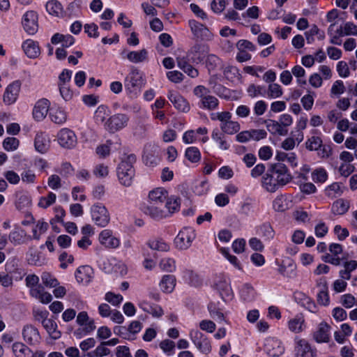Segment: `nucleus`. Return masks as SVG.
<instances>
[{
	"label": "nucleus",
	"instance_id": "1",
	"mask_svg": "<svg viewBox=\"0 0 357 357\" xmlns=\"http://www.w3.org/2000/svg\"><path fill=\"white\" fill-rule=\"evenodd\" d=\"M136 162L134 154L125 155L117 168V176L121 185L129 187L132 185L135 177L133 164Z\"/></svg>",
	"mask_w": 357,
	"mask_h": 357
},
{
	"label": "nucleus",
	"instance_id": "2",
	"mask_svg": "<svg viewBox=\"0 0 357 357\" xmlns=\"http://www.w3.org/2000/svg\"><path fill=\"white\" fill-rule=\"evenodd\" d=\"M211 119L220 121V129L225 134L234 135L240 130L241 126L239 123L231 120V114L229 112L213 114Z\"/></svg>",
	"mask_w": 357,
	"mask_h": 357
},
{
	"label": "nucleus",
	"instance_id": "3",
	"mask_svg": "<svg viewBox=\"0 0 357 357\" xmlns=\"http://www.w3.org/2000/svg\"><path fill=\"white\" fill-rule=\"evenodd\" d=\"M193 93L195 96L200 98V107L208 110L215 109L218 105V100L213 96L209 95V90L204 86L199 85L196 86Z\"/></svg>",
	"mask_w": 357,
	"mask_h": 357
},
{
	"label": "nucleus",
	"instance_id": "4",
	"mask_svg": "<svg viewBox=\"0 0 357 357\" xmlns=\"http://www.w3.org/2000/svg\"><path fill=\"white\" fill-rule=\"evenodd\" d=\"M91 217L96 225L106 227L110 221V215L107 208L102 204H93L91 208Z\"/></svg>",
	"mask_w": 357,
	"mask_h": 357
},
{
	"label": "nucleus",
	"instance_id": "5",
	"mask_svg": "<svg viewBox=\"0 0 357 357\" xmlns=\"http://www.w3.org/2000/svg\"><path fill=\"white\" fill-rule=\"evenodd\" d=\"M129 118L125 114H116L111 116L105 122V128L110 132H117L125 128L128 123Z\"/></svg>",
	"mask_w": 357,
	"mask_h": 357
},
{
	"label": "nucleus",
	"instance_id": "6",
	"mask_svg": "<svg viewBox=\"0 0 357 357\" xmlns=\"http://www.w3.org/2000/svg\"><path fill=\"white\" fill-rule=\"evenodd\" d=\"M195 238V231L190 227H184L175 238L176 246L181 250H186L191 245Z\"/></svg>",
	"mask_w": 357,
	"mask_h": 357
},
{
	"label": "nucleus",
	"instance_id": "7",
	"mask_svg": "<svg viewBox=\"0 0 357 357\" xmlns=\"http://www.w3.org/2000/svg\"><path fill=\"white\" fill-rule=\"evenodd\" d=\"M57 141L61 146L70 149L76 146L77 139L73 130L68 128H62L57 134Z\"/></svg>",
	"mask_w": 357,
	"mask_h": 357
},
{
	"label": "nucleus",
	"instance_id": "8",
	"mask_svg": "<svg viewBox=\"0 0 357 357\" xmlns=\"http://www.w3.org/2000/svg\"><path fill=\"white\" fill-rule=\"evenodd\" d=\"M38 14L34 10L26 12L22 20V24L24 30L29 35L36 33L38 29Z\"/></svg>",
	"mask_w": 357,
	"mask_h": 357
},
{
	"label": "nucleus",
	"instance_id": "9",
	"mask_svg": "<svg viewBox=\"0 0 357 357\" xmlns=\"http://www.w3.org/2000/svg\"><path fill=\"white\" fill-rule=\"evenodd\" d=\"M269 171L272 174H275L276 181L280 184V187L287 185L292 179L291 174L288 172L287 167L282 163H276L273 165Z\"/></svg>",
	"mask_w": 357,
	"mask_h": 357
},
{
	"label": "nucleus",
	"instance_id": "10",
	"mask_svg": "<svg viewBox=\"0 0 357 357\" xmlns=\"http://www.w3.org/2000/svg\"><path fill=\"white\" fill-rule=\"evenodd\" d=\"M188 25L195 38L201 40H210L212 38V33L202 23L195 20H190L188 21Z\"/></svg>",
	"mask_w": 357,
	"mask_h": 357
},
{
	"label": "nucleus",
	"instance_id": "11",
	"mask_svg": "<svg viewBox=\"0 0 357 357\" xmlns=\"http://www.w3.org/2000/svg\"><path fill=\"white\" fill-rule=\"evenodd\" d=\"M278 273L283 277L287 278H294L297 275L296 264L291 258H286L278 263Z\"/></svg>",
	"mask_w": 357,
	"mask_h": 357
},
{
	"label": "nucleus",
	"instance_id": "12",
	"mask_svg": "<svg viewBox=\"0 0 357 357\" xmlns=\"http://www.w3.org/2000/svg\"><path fill=\"white\" fill-rule=\"evenodd\" d=\"M209 52L208 47L206 45L197 43L195 44L189 50L188 56L195 63L202 62L206 57Z\"/></svg>",
	"mask_w": 357,
	"mask_h": 357
},
{
	"label": "nucleus",
	"instance_id": "13",
	"mask_svg": "<svg viewBox=\"0 0 357 357\" xmlns=\"http://www.w3.org/2000/svg\"><path fill=\"white\" fill-rule=\"evenodd\" d=\"M21 84L18 81L10 84L6 89L3 96V101L7 105L15 103L20 91Z\"/></svg>",
	"mask_w": 357,
	"mask_h": 357
},
{
	"label": "nucleus",
	"instance_id": "14",
	"mask_svg": "<svg viewBox=\"0 0 357 357\" xmlns=\"http://www.w3.org/2000/svg\"><path fill=\"white\" fill-rule=\"evenodd\" d=\"M99 242L101 245L107 248H116L120 245L119 238L113 236L112 231L109 229H104L99 234Z\"/></svg>",
	"mask_w": 357,
	"mask_h": 357
},
{
	"label": "nucleus",
	"instance_id": "15",
	"mask_svg": "<svg viewBox=\"0 0 357 357\" xmlns=\"http://www.w3.org/2000/svg\"><path fill=\"white\" fill-rule=\"evenodd\" d=\"M167 98L176 109L183 112H188L190 110L188 102L178 92L169 91Z\"/></svg>",
	"mask_w": 357,
	"mask_h": 357
},
{
	"label": "nucleus",
	"instance_id": "16",
	"mask_svg": "<svg viewBox=\"0 0 357 357\" xmlns=\"http://www.w3.org/2000/svg\"><path fill=\"white\" fill-rule=\"evenodd\" d=\"M213 286L218 290L223 300L230 298L232 291L229 284L223 276L216 277L213 282Z\"/></svg>",
	"mask_w": 357,
	"mask_h": 357
},
{
	"label": "nucleus",
	"instance_id": "17",
	"mask_svg": "<svg viewBox=\"0 0 357 357\" xmlns=\"http://www.w3.org/2000/svg\"><path fill=\"white\" fill-rule=\"evenodd\" d=\"M315 352L312 349L309 343L303 339L296 340L295 357H315Z\"/></svg>",
	"mask_w": 357,
	"mask_h": 357
},
{
	"label": "nucleus",
	"instance_id": "18",
	"mask_svg": "<svg viewBox=\"0 0 357 357\" xmlns=\"http://www.w3.org/2000/svg\"><path fill=\"white\" fill-rule=\"evenodd\" d=\"M143 211L145 214L154 219H161L167 215V212L164 210V205L148 203Z\"/></svg>",
	"mask_w": 357,
	"mask_h": 357
},
{
	"label": "nucleus",
	"instance_id": "19",
	"mask_svg": "<svg viewBox=\"0 0 357 357\" xmlns=\"http://www.w3.org/2000/svg\"><path fill=\"white\" fill-rule=\"evenodd\" d=\"M50 102L48 100L43 98L39 100L35 105L33 109V116L38 121H42L47 116L49 110Z\"/></svg>",
	"mask_w": 357,
	"mask_h": 357
},
{
	"label": "nucleus",
	"instance_id": "20",
	"mask_svg": "<svg viewBox=\"0 0 357 357\" xmlns=\"http://www.w3.org/2000/svg\"><path fill=\"white\" fill-rule=\"evenodd\" d=\"M167 192L163 188H156L150 192L149 203L164 205L167 200Z\"/></svg>",
	"mask_w": 357,
	"mask_h": 357
},
{
	"label": "nucleus",
	"instance_id": "21",
	"mask_svg": "<svg viewBox=\"0 0 357 357\" xmlns=\"http://www.w3.org/2000/svg\"><path fill=\"white\" fill-rule=\"evenodd\" d=\"M93 269L89 266L79 267L75 273V278L78 282L88 283L93 277Z\"/></svg>",
	"mask_w": 357,
	"mask_h": 357
},
{
	"label": "nucleus",
	"instance_id": "22",
	"mask_svg": "<svg viewBox=\"0 0 357 357\" xmlns=\"http://www.w3.org/2000/svg\"><path fill=\"white\" fill-rule=\"evenodd\" d=\"M22 48L29 58H36L40 54L38 45L31 39L25 40L22 44Z\"/></svg>",
	"mask_w": 357,
	"mask_h": 357
},
{
	"label": "nucleus",
	"instance_id": "23",
	"mask_svg": "<svg viewBox=\"0 0 357 357\" xmlns=\"http://www.w3.org/2000/svg\"><path fill=\"white\" fill-rule=\"evenodd\" d=\"M34 144L36 149L41 153L47 152L50 147L49 138L43 132H39L36 135Z\"/></svg>",
	"mask_w": 357,
	"mask_h": 357
},
{
	"label": "nucleus",
	"instance_id": "24",
	"mask_svg": "<svg viewBox=\"0 0 357 357\" xmlns=\"http://www.w3.org/2000/svg\"><path fill=\"white\" fill-rule=\"evenodd\" d=\"M273 174L266 173L262 177V185L268 192H274L279 187L280 184L276 181V178L273 177Z\"/></svg>",
	"mask_w": 357,
	"mask_h": 357
},
{
	"label": "nucleus",
	"instance_id": "25",
	"mask_svg": "<svg viewBox=\"0 0 357 357\" xmlns=\"http://www.w3.org/2000/svg\"><path fill=\"white\" fill-rule=\"evenodd\" d=\"M176 278L173 275H165L162 278L160 287L165 293H171L176 286Z\"/></svg>",
	"mask_w": 357,
	"mask_h": 357
},
{
	"label": "nucleus",
	"instance_id": "26",
	"mask_svg": "<svg viewBox=\"0 0 357 357\" xmlns=\"http://www.w3.org/2000/svg\"><path fill=\"white\" fill-rule=\"evenodd\" d=\"M343 266L344 269L340 271L339 275L342 279L349 280L351 279V272L357 268V261H347L344 263Z\"/></svg>",
	"mask_w": 357,
	"mask_h": 357
},
{
	"label": "nucleus",
	"instance_id": "27",
	"mask_svg": "<svg viewBox=\"0 0 357 357\" xmlns=\"http://www.w3.org/2000/svg\"><path fill=\"white\" fill-rule=\"evenodd\" d=\"M148 52L145 49L139 51H131L127 53L126 58L132 63H141L147 59Z\"/></svg>",
	"mask_w": 357,
	"mask_h": 357
},
{
	"label": "nucleus",
	"instance_id": "28",
	"mask_svg": "<svg viewBox=\"0 0 357 357\" xmlns=\"http://www.w3.org/2000/svg\"><path fill=\"white\" fill-rule=\"evenodd\" d=\"M127 81L128 82V85L132 87H141L144 84L142 75L137 68L132 69Z\"/></svg>",
	"mask_w": 357,
	"mask_h": 357
},
{
	"label": "nucleus",
	"instance_id": "29",
	"mask_svg": "<svg viewBox=\"0 0 357 357\" xmlns=\"http://www.w3.org/2000/svg\"><path fill=\"white\" fill-rule=\"evenodd\" d=\"M147 245L153 250L167 252L169 250V245L163 239L159 238L150 239Z\"/></svg>",
	"mask_w": 357,
	"mask_h": 357
},
{
	"label": "nucleus",
	"instance_id": "30",
	"mask_svg": "<svg viewBox=\"0 0 357 357\" xmlns=\"http://www.w3.org/2000/svg\"><path fill=\"white\" fill-rule=\"evenodd\" d=\"M305 320L302 316H297L289 320V328L292 333H299L303 332L305 326Z\"/></svg>",
	"mask_w": 357,
	"mask_h": 357
},
{
	"label": "nucleus",
	"instance_id": "31",
	"mask_svg": "<svg viewBox=\"0 0 357 357\" xmlns=\"http://www.w3.org/2000/svg\"><path fill=\"white\" fill-rule=\"evenodd\" d=\"M50 116L52 121L57 124L65 123L67 119L65 111L61 108L52 109Z\"/></svg>",
	"mask_w": 357,
	"mask_h": 357
},
{
	"label": "nucleus",
	"instance_id": "32",
	"mask_svg": "<svg viewBox=\"0 0 357 357\" xmlns=\"http://www.w3.org/2000/svg\"><path fill=\"white\" fill-rule=\"evenodd\" d=\"M219 303H211L208 305V310L211 317L216 321L224 320V313L222 309L218 306Z\"/></svg>",
	"mask_w": 357,
	"mask_h": 357
},
{
	"label": "nucleus",
	"instance_id": "33",
	"mask_svg": "<svg viewBox=\"0 0 357 357\" xmlns=\"http://www.w3.org/2000/svg\"><path fill=\"white\" fill-rule=\"evenodd\" d=\"M266 93L270 98H278L282 96L283 91L280 84L272 83L268 84Z\"/></svg>",
	"mask_w": 357,
	"mask_h": 357
},
{
	"label": "nucleus",
	"instance_id": "34",
	"mask_svg": "<svg viewBox=\"0 0 357 357\" xmlns=\"http://www.w3.org/2000/svg\"><path fill=\"white\" fill-rule=\"evenodd\" d=\"M139 307L145 312L151 314L153 317H160L162 315L163 311L158 305L150 306L146 301H142Z\"/></svg>",
	"mask_w": 357,
	"mask_h": 357
},
{
	"label": "nucleus",
	"instance_id": "35",
	"mask_svg": "<svg viewBox=\"0 0 357 357\" xmlns=\"http://www.w3.org/2000/svg\"><path fill=\"white\" fill-rule=\"evenodd\" d=\"M46 10L50 15L59 16L62 13L63 8L59 1L52 0L46 3Z\"/></svg>",
	"mask_w": 357,
	"mask_h": 357
},
{
	"label": "nucleus",
	"instance_id": "36",
	"mask_svg": "<svg viewBox=\"0 0 357 357\" xmlns=\"http://www.w3.org/2000/svg\"><path fill=\"white\" fill-rule=\"evenodd\" d=\"M212 139L219 144V147L222 150H227L229 149V144L225 139L224 135L220 132L218 130L215 129L213 130L211 134Z\"/></svg>",
	"mask_w": 357,
	"mask_h": 357
},
{
	"label": "nucleus",
	"instance_id": "37",
	"mask_svg": "<svg viewBox=\"0 0 357 357\" xmlns=\"http://www.w3.org/2000/svg\"><path fill=\"white\" fill-rule=\"evenodd\" d=\"M247 92L249 96L251 98H255L258 96H264L266 93V89L264 86L251 84L248 86Z\"/></svg>",
	"mask_w": 357,
	"mask_h": 357
},
{
	"label": "nucleus",
	"instance_id": "38",
	"mask_svg": "<svg viewBox=\"0 0 357 357\" xmlns=\"http://www.w3.org/2000/svg\"><path fill=\"white\" fill-rule=\"evenodd\" d=\"M185 155L192 162H197L201 159V153L197 147L191 146L186 149Z\"/></svg>",
	"mask_w": 357,
	"mask_h": 357
},
{
	"label": "nucleus",
	"instance_id": "39",
	"mask_svg": "<svg viewBox=\"0 0 357 357\" xmlns=\"http://www.w3.org/2000/svg\"><path fill=\"white\" fill-rule=\"evenodd\" d=\"M25 235L24 230L17 228L9 234V239L11 243L19 245L22 243Z\"/></svg>",
	"mask_w": 357,
	"mask_h": 357
},
{
	"label": "nucleus",
	"instance_id": "40",
	"mask_svg": "<svg viewBox=\"0 0 357 357\" xmlns=\"http://www.w3.org/2000/svg\"><path fill=\"white\" fill-rule=\"evenodd\" d=\"M180 207V199L176 197H170L166 200L164 204V208H167L168 213H172L177 211Z\"/></svg>",
	"mask_w": 357,
	"mask_h": 357
},
{
	"label": "nucleus",
	"instance_id": "41",
	"mask_svg": "<svg viewBox=\"0 0 357 357\" xmlns=\"http://www.w3.org/2000/svg\"><path fill=\"white\" fill-rule=\"evenodd\" d=\"M72 71L64 69L59 75L58 86H63L70 85L72 77Z\"/></svg>",
	"mask_w": 357,
	"mask_h": 357
},
{
	"label": "nucleus",
	"instance_id": "42",
	"mask_svg": "<svg viewBox=\"0 0 357 357\" xmlns=\"http://www.w3.org/2000/svg\"><path fill=\"white\" fill-rule=\"evenodd\" d=\"M322 140L319 137L312 136L305 143L306 148L310 151H317L321 147Z\"/></svg>",
	"mask_w": 357,
	"mask_h": 357
},
{
	"label": "nucleus",
	"instance_id": "43",
	"mask_svg": "<svg viewBox=\"0 0 357 357\" xmlns=\"http://www.w3.org/2000/svg\"><path fill=\"white\" fill-rule=\"evenodd\" d=\"M312 178L314 182L324 183L328 178V174L324 168H318L312 172Z\"/></svg>",
	"mask_w": 357,
	"mask_h": 357
},
{
	"label": "nucleus",
	"instance_id": "44",
	"mask_svg": "<svg viewBox=\"0 0 357 357\" xmlns=\"http://www.w3.org/2000/svg\"><path fill=\"white\" fill-rule=\"evenodd\" d=\"M41 279L43 284L47 287H55L59 284L56 278L47 272H44L41 275Z\"/></svg>",
	"mask_w": 357,
	"mask_h": 357
},
{
	"label": "nucleus",
	"instance_id": "45",
	"mask_svg": "<svg viewBox=\"0 0 357 357\" xmlns=\"http://www.w3.org/2000/svg\"><path fill=\"white\" fill-rule=\"evenodd\" d=\"M109 114V109L104 105H100L96 112H95V118L97 121L103 123L105 121L107 117Z\"/></svg>",
	"mask_w": 357,
	"mask_h": 357
},
{
	"label": "nucleus",
	"instance_id": "46",
	"mask_svg": "<svg viewBox=\"0 0 357 357\" xmlns=\"http://www.w3.org/2000/svg\"><path fill=\"white\" fill-rule=\"evenodd\" d=\"M349 208L348 204L343 199H338L333 204V211L337 214H344Z\"/></svg>",
	"mask_w": 357,
	"mask_h": 357
},
{
	"label": "nucleus",
	"instance_id": "47",
	"mask_svg": "<svg viewBox=\"0 0 357 357\" xmlns=\"http://www.w3.org/2000/svg\"><path fill=\"white\" fill-rule=\"evenodd\" d=\"M326 195L331 198L340 196L342 194L340 185L337 183H333L326 188Z\"/></svg>",
	"mask_w": 357,
	"mask_h": 357
},
{
	"label": "nucleus",
	"instance_id": "48",
	"mask_svg": "<svg viewBox=\"0 0 357 357\" xmlns=\"http://www.w3.org/2000/svg\"><path fill=\"white\" fill-rule=\"evenodd\" d=\"M56 196L53 192H49L47 197H42L38 202V206L46 208L53 204L56 201Z\"/></svg>",
	"mask_w": 357,
	"mask_h": 357
},
{
	"label": "nucleus",
	"instance_id": "49",
	"mask_svg": "<svg viewBox=\"0 0 357 357\" xmlns=\"http://www.w3.org/2000/svg\"><path fill=\"white\" fill-rule=\"evenodd\" d=\"M159 266L162 270L167 272H172L176 268L175 261L172 258L162 259Z\"/></svg>",
	"mask_w": 357,
	"mask_h": 357
},
{
	"label": "nucleus",
	"instance_id": "50",
	"mask_svg": "<svg viewBox=\"0 0 357 357\" xmlns=\"http://www.w3.org/2000/svg\"><path fill=\"white\" fill-rule=\"evenodd\" d=\"M273 207L276 211H284L287 208L286 199L282 197H277L273 202Z\"/></svg>",
	"mask_w": 357,
	"mask_h": 357
},
{
	"label": "nucleus",
	"instance_id": "51",
	"mask_svg": "<svg viewBox=\"0 0 357 357\" xmlns=\"http://www.w3.org/2000/svg\"><path fill=\"white\" fill-rule=\"evenodd\" d=\"M19 146V140L15 137H7L3 140V146L8 151H12Z\"/></svg>",
	"mask_w": 357,
	"mask_h": 357
},
{
	"label": "nucleus",
	"instance_id": "52",
	"mask_svg": "<svg viewBox=\"0 0 357 357\" xmlns=\"http://www.w3.org/2000/svg\"><path fill=\"white\" fill-rule=\"evenodd\" d=\"M105 299L112 305L118 306L122 302L123 296L121 294H115L109 291L106 293Z\"/></svg>",
	"mask_w": 357,
	"mask_h": 357
},
{
	"label": "nucleus",
	"instance_id": "53",
	"mask_svg": "<svg viewBox=\"0 0 357 357\" xmlns=\"http://www.w3.org/2000/svg\"><path fill=\"white\" fill-rule=\"evenodd\" d=\"M210 84H213L212 86L213 91L220 97H224L225 98H228L229 96L227 94L228 90L224 86L217 84L216 82L212 81L211 79L209 81Z\"/></svg>",
	"mask_w": 357,
	"mask_h": 357
},
{
	"label": "nucleus",
	"instance_id": "54",
	"mask_svg": "<svg viewBox=\"0 0 357 357\" xmlns=\"http://www.w3.org/2000/svg\"><path fill=\"white\" fill-rule=\"evenodd\" d=\"M225 78L229 81L234 79L239 75V72L237 68L234 66H227L223 71Z\"/></svg>",
	"mask_w": 357,
	"mask_h": 357
},
{
	"label": "nucleus",
	"instance_id": "55",
	"mask_svg": "<svg viewBox=\"0 0 357 357\" xmlns=\"http://www.w3.org/2000/svg\"><path fill=\"white\" fill-rule=\"evenodd\" d=\"M226 6L225 0H213L211 3V10L217 14H220L225 9Z\"/></svg>",
	"mask_w": 357,
	"mask_h": 357
},
{
	"label": "nucleus",
	"instance_id": "56",
	"mask_svg": "<svg viewBox=\"0 0 357 357\" xmlns=\"http://www.w3.org/2000/svg\"><path fill=\"white\" fill-rule=\"evenodd\" d=\"M61 261V268L65 269L67 268L68 264H72L74 261V257L72 255H69L66 252H63L59 257Z\"/></svg>",
	"mask_w": 357,
	"mask_h": 357
},
{
	"label": "nucleus",
	"instance_id": "57",
	"mask_svg": "<svg viewBox=\"0 0 357 357\" xmlns=\"http://www.w3.org/2000/svg\"><path fill=\"white\" fill-rule=\"evenodd\" d=\"M259 233L266 237L268 239L273 238L274 231L270 224H264L259 228Z\"/></svg>",
	"mask_w": 357,
	"mask_h": 357
},
{
	"label": "nucleus",
	"instance_id": "58",
	"mask_svg": "<svg viewBox=\"0 0 357 357\" xmlns=\"http://www.w3.org/2000/svg\"><path fill=\"white\" fill-rule=\"evenodd\" d=\"M336 23H332L329 26L328 29V34L329 36H335L337 37H342L345 36L344 33V27L340 25V26L335 28Z\"/></svg>",
	"mask_w": 357,
	"mask_h": 357
},
{
	"label": "nucleus",
	"instance_id": "59",
	"mask_svg": "<svg viewBox=\"0 0 357 357\" xmlns=\"http://www.w3.org/2000/svg\"><path fill=\"white\" fill-rule=\"evenodd\" d=\"M186 273L188 275L191 285L195 287H199L202 284L203 280L199 277V275L192 271H187Z\"/></svg>",
	"mask_w": 357,
	"mask_h": 357
},
{
	"label": "nucleus",
	"instance_id": "60",
	"mask_svg": "<svg viewBox=\"0 0 357 357\" xmlns=\"http://www.w3.org/2000/svg\"><path fill=\"white\" fill-rule=\"evenodd\" d=\"M249 130L252 140L259 141L267 136L266 131L263 129H251Z\"/></svg>",
	"mask_w": 357,
	"mask_h": 357
},
{
	"label": "nucleus",
	"instance_id": "61",
	"mask_svg": "<svg viewBox=\"0 0 357 357\" xmlns=\"http://www.w3.org/2000/svg\"><path fill=\"white\" fill-rule=\"evenodd\" d=\"M93 172V174L97 177H106L109 174L108 167L103 164H99L95 167Z\"/></svg>",
	"mask_w": 357,
	"mask_h": 357
},
{
	"label": "nucleus",
	"instance_id": "62",
	"mask_svg": "<svg viewBox=\"0 0 357 357\" xmlns=\"http://www.w3.org/2000/svg\"><path fill=\"white\" fill-rule=\"evenodd\" d=\"M47 184L52 190H57L61 187V180L56 174H52L48 178Z\"/></svg>",
	"mask_w": 357,
	"mask_h": 357
},
{
	"label": "nucleus",
	"instance_id": "63",
	"mask_svg": "<svg viewBox=\"0 0 357 357\" xmlns=\"http://www.w3.org/2000/svg\"><path fill=\"white\" fill-rule=\"evenodd\" d=\"M356 302V298L351 294H346L341 297V303L346 308H351Z\"/></svg>",
	"mask_w": 357,
	"mask_h": 357
},
{
	"label": "nucleus",
	"instance_id": "64",
	"mask_svg": "<svg viewBox=\"0 0 357 357\" xmlns=\"http://www.w3.org/2000/svg\"><path fill=\"white\" fill-rule=\"evenodd\" d=\"M27 349V347L20 342L14 343L13 345V351L17 357H24Z\"/></svg>",
	"mask_w": 357,
	"mask_h": 357
}]
</instances>
